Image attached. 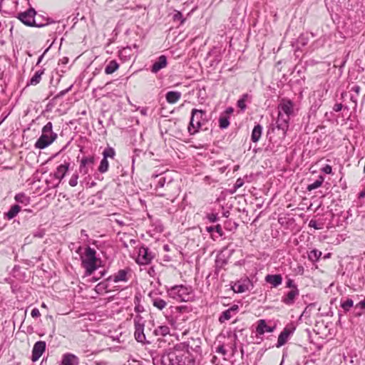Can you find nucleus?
I'll return each mask as SVG.
<instances>
[{
  "instance_id": "nucleus-32",
  "label": "nucleus",
  "mask_w": 365,
  "mask_h": 365,
  "mask_svg": "<svg viewBox=\"0 0 365 365\" xmlns=\"http://www.w3.org/2000/svg\"><path fill=\"white\" fill-rule=\"evenodd\" d=\"M233 315L234 314L231 312V309H227L224 311L219 317V322L224 323L225 321L230 319Z\"/></svg>"
},
{
  "instance_id": "nucleus-44",
  "label": "nucleus",
  "mask_w": 365,
  "mask_h": 365,
  "mask_svg": "<svg viewBox=\"0 0 365 365\" xmlns=\"http://www.w3.org/2000/svg\"><path fill=\"white\" fill-rule=\"evenodd\" d=\"M286 287L292 288V289H298L297 286L294 284V280L289 279L286 282Z\"/></svg>"
},
{
  "instance_id": "nucleus-59",
  "label": "nucleus",
  "mask_w": 365,
  "mask_h": 365,
  "mask_svg": "<svg viewBox=\"0 0 365 365\" xmlns=\"http://www.w3.org/2000/svg\"><path fill=\"white\" fill-rule=\"evenodd\" d=\"M164 250H166V251L169 250V247H168V245H164Z\"/></svg>"
},
{
  "instance_id": "nucleus-30",
  "label": "nucleus",
  "mask_w": 365,
  "mask_h": 365,
  "mask_svg": "<svg viewBox=\"0 0 365 365\" xmlns=\"http://www.w3.org/2000/svg\"><path fill=\"white\" fill-rule=\"evenodd\" d=\"M321 256L322 252L316 249L311 250L308 254V258L312 262L318 261Z\"/></svg>"
},
{
  "instance_id": "nucleus-11",
  "label": "nucleus",
  "mask_w": 365,
  "mask_h": 365,
  "mask_svg": "<svg viewBox=\"0 0 365 365\" xmlns=\"http://www.w3.org/2000/svg\"><path fill=\"white\" fill-rule=\"evenodd\" d=\"M278 113L290 117L294 113V103L289 99H282L278 106Z\"/></svg>"
},
{
  "instance_id": "nucleus-33",
  "label": "nucleus",
  "mask_w": 365,
  "mask_h": 365,
  "mask_svg": "<svg viewBox=\"0 0 365 365\" xmlns=\"http://www.w3.org/2000/svg\"><path fill=\"white\" fill-rule=\"evenodd\" d=\"M94 161L95 158L93 155L86 156L81 159L80 164L83 165V166L87 165L92 168L93 165L94 164Z\"/></svg>"
},
{
  "instance_id": "nucleus-47",
  "label": "nucleus",
  "mask_w": 365,
  "mask_h": 365,
  "mask_svg": "<svg viewBox=\"0 0 365 365\" xmlns=\"http://www.w3.org/2000/svg\"><path fill=\"white\" fill-rule=\"evenodd\" d=\"M244 185V180L242 178H238L236 180V182L234 185L235 190H237L238 188L241 187Z\"/></svg>"
},
{
  "instance_id": "nucleus-1",
  "label": "nucleus",
  "mask_w": 365,
  "mask_h": 365,
  "mask_svg": "<svg viewBox=\"0 0 365 365\" xmlns=\"http://www.w3.org/2000/svg\"><path fill=\"white\" fill-rule=\"evenodd\" d=\"M53 124L48 122L42 128V133L35 143V148L44 149L50 145L57 138V134L53 132Z\"/></svg>"
},
{
  "instance_id": "nucleus-50",
  "label": "nucleus",
  "mask_w": 365,
  "mask_h": 365,
  "mask_svg": "<svg viewBox=\"0 0 365 365\" xmlns=\"http://www.w3.org/2000/svg\"><path fill=\"white\" fill-rule=\"evenodd\" d=\"M216 352L221 354L222 355L225 356L227 354V351L225 350L223 345H220L216 349Z\"/></svg>"
},
{
  "instance_id": "nucleus-24",
  "label": "nucleus",
  "mask_w": 365,
  "mask_h": 365,
  "mask_svg": "<svg viewBox=\"0 0 365 365\" xmlns=\"http://www.w3.org/2000/svg\"><path fill=\"white\" fill-rule=\"evenodd\" d=\"M21 210V207L19 205H14L11 207L9 210L5 213L8 220L14 218Z\"/></svg>"
},
{
  "instance_id": "nucleus-54",
  "label": "nucleus",
  "mask_w": 365,
  "mask_h": 365,
  "mask_svg": "<svg viewBox=\"0 0 365 365\" xmlns=\"http://www.w3.org/2000/svg\"><path fill=\"white\" fill-rule=\"evenodd\" d=\"M47 51H48V48L44 51V53H43L42 55H41V56H39V58H38V61H37V63H36L37 65H38V64H39V63L41 62V61H42V59H43V58L44 53H45Z\"/></svg>"
},
{
  "instance_id": "nucleus-18",
  "label": "nucleus",
  "mask_w": 365,
  "mask_h": 365,
  "mask_svg": "<svg viewBox=\"0 0 365 365\" xmlns=\"http://www.w3.org/2000/svg\"><path fill=\"white\" fill-rule=\"evenodd\" d=\"M70 163L65 162L63 164L58 165L54 173V178L61 181L66 175L69 169Z\"/></svg>"
},
{
  "instance_id": "nucleus-51",
  "label": "nucleus",
  "mask_w": 365,
  "mask_h": 365,
  "mask_svg": "<svg viewBox=\"0 0 365 365\" xmlns=\"http://www.w3.org/2000/svg\"><path fill=\"white\" fill-rule=\"evenodd\" d=\"M343 108V105L341 103H336L333 107V110L334 112H339Z\"/></svg>"
},
{
  "instance_id": "nucleus-62",
  "label": "nucleus",
  "mask_w": 365,
  "mask_h": 365,
  "mask_svg": "<svg viewBox=\"0 0 365 365\" xmlns=\"http://www.w3.org/2000/svg\"><path fill=\"white\" fill-rule=\"evenodd\" d=\"M351 100L353 102L356 103V98H354V96H351Z\"/></svg>"
},
{
  "instance_id": "nucleus-14",
  "label": "nucleus",
  "mask_w": 365,
  "mask_h": 365,
  "mask_svg": "<svg viewBox=\"0 0 365 365\" xmlns=\"http://www.w3.org/2000/svg\"><path fill=\"white\" fill-rule=\"evenodd\" d=\"M294 327H285L278 336V340L276 346L277 348H279L284 344H285L288 341V339L290 336V335L292 334V333L294 332Z\"/></svg>"
},
{
  "instance_id": "nucleus-35",
  "label": "nucleus",
  "mask_w": 365,
  "mask_h": 365,
  "mask_svg": "<svg viewBox=\"0 0 365 365\" xmlns=\"http://www.w3.org/2000/svg\"><path fill=\"white\" fill-rule=\"evenodd\" d=\"M173 20L175 22L179 21L180 24L182 25L185 23L186 19L182 16V14L180 11L175 10L173 15Z\"/></svg>"
},
{
  "instance_id": "nucleus-41",
  "label": "nucleus",
  "mask_w": 365,
  "mask_h": 365,
  "mask_svg": "<svg viewBox=\"0 0 365 365\" xmlns=\"http://www.w3.org/2000/svg\"><path fill=\"white\" fill-rule=\"evenodd\" d=\"M78 174L76 173H73L68 181L69 185L71 187L76 186L78 184Z\"/></svg>"
},
{
  "instance_id": "nucleus-4",
  "label": "nucleus",
  "mask_w": 365,
  "mask_h": 365,
  "mask_svg": "<svg viewBox=\"0 0 365 365\" xmlns=\"http://www.w3.org/2000/svg\"><path fill=\"white\" fill-rule=\"evenodd\" d=\"M96 252L93 248L87 247L85 251V256L81 257L82 265L86 269L87 275H91L97 269Z\"/></svg>"
},
{
  "instance_id": "nucleus-5",
  "label": "nucleus",
  "mask_w": 365,
  "mask_h": 365,
  "mask_svg": "<svg viewBox=\"0 0 365 365\" xmlns=\"http://www.w3.org/2000/svg\"><path fill=\"white\" fill-rule=\"evenodd\" d=\"M36 12L33 8L29 9L24 12L19 13L17 18L25 25L29 26L41 27L44 24H38L35 21Z\"/></svg>"
},
{
  "instance_id": "nucleus-25",
  "label": "nucleus",
  "mask_w": 365,
  "mask_h": 365,
  "mask_svg": "<svg viewBox=\"0 0 365 365\" xmlns=\"http://www.w3.org/2000/svg\"><path fill=\"white\" fill-rule=\"evenodd\" d=\"M152 303L159 310H163L167 306V302L158 297H153Z\"/></svg>"
},
{
  "instance_id": "nucleus-38",
  "label": "nucleus",
  "mask_w": 365,
  "mask_h": 365,
  "mask_svg": "<svg viewBox=\"0 0 365 365\" xmlns=\"http://www.w3.org/2000/svg\"><path fill=\"white\" fill-rule=\"evenodd\" d=\"M14 198L16 202L24 203L26 205L29 202V198L26 197L24 193L16 194Z\"/></svg>"
},
{
  "instance_id": "nucleus-23",
  "label": "nucleus",
  "mask_w": 365,
  "mask_h": 365,
  "mask_svg": "<svg viewBox=\"0 0 365 365\" xmlns=\"http://www.w3.org/2000/svg\"><path fill=\"white\" fill-rule=\"evenodd\" d=\"M119 68V64L115 60L110 61L105 68V73L106 74H112Z\"/></svg>"
},
{
  "instance_id": "nucleus-52",
  "label": "nucleus",
  "mask_w": 365,
  "mask_h": 365,
  "mask_svg": "<svg viewBox=\"0 0 365 365\" xmlns=\"http://www.w3.org/2000/svg\"><path fill=\"white\" fill-rule=\"evenodd\" d=\"M228 309H231V312L232 314H235L237 312L238 309H239V307L237 304H234L230 308H229Z\"/></svg>"
},
{
  "instance_id": "nucleus-8",
  "label": "nucleus",
  "mask_w": 365,
  "mask_h": 365,
  "mask_svg": "<svg viewBox=\"0 0 365 365\" xmlns=\"http://www.w3.org/2000/svg\"><path fill=\"white\" fill-rule=\"evenodd\" d=\"M155 178H157L155 188L156 191L163 187H165V190L167 192H170L171 190V188L174 185L172 178H168L163 175H156Z\"/></svg>"
},
{
  "instance_id": "nucleus-17",
  "label": "nucleus",
  "mask_w": 365,
  "mask_h": 365,
  "mask_svg": "<svg viewBox=\"0 0 365 365\" xmlns=\"http://www.w3.org/2000/svg\"><path fill=\"white\" fill-rule=\"evenodd\" d=\"M298 289H291L282 298V302L287 305H292L294 303L296 298L299 296Z\"/></svg>"
},
{
  "instance_id": "nucleus-39",
  "label": "nucleus",
  "mask_w": 365,
  "mask_h": 365,
  "mask_svg": "<svg viewBox=\"0 0 365 365\" xmlns=\"http://www.w3.org/2000/svg\"><path fill=\"white\" fill-rule=\"evenodd\" d=\"M169 327L167 326H160L155 329L156 335L166 336L169 333Z\"/></svg>"
},
{
  "instance_id": "nucleus-53",
  "label": "nucleus",
  "mask_w": 365,
  "mask_h": 365,
  "mask_svg": "<svg viewBox=\"0 0 365 365\" xmlns=\"http://www.w3.org/2000/svg\"><path fill=\"white\" fill-rule=\"evenodd\" d=\"M351 91L355 92L356 95H359L361 91V88L359 86H354L351 88Z\"/></svg>"
},
{
  "instance_id": "nucleus-58",
  "label": "nucleus",
  "mask_w": 365,
  "mask_h": 365,
  "mask_svg": "<svg viewBox=\"0 0 365 365\" xmlns=\"http://www.w3.org/2000/svg\"><path fill=\"white\" fill-rule=\"evenodd\" d=\"M104 274H105V272H104V271H103V272H101V275H100V277H99L98 278L95 279V280H96H96H98L100 277H103V276L104 275Z\"/></svg>"
},
{
  "instance_id": "nucleus-6",
  "label": "nucleus",
  "mask_w": 365,
  "mask_h": 365,
  "mask_svg": "<svg viewBox=\"0 0 365 365\" xmlns=\"http://www.w3.org/2000/svg\"><path fill=\"white\" fill-rule=\"evenodd\" d=\"M201 341L200 339H190L186 342L181 343L178 345L179 349L182 350H185L187 352L190 353V351H193L196 354H200L201 351Z\"/></svg>"
},
{
  "instance_id": "nucleus-16",
  "label": "nucleus",
  "mask_w": 365,
  "mask_h": 365,
  "mask_svg": "<svg viewBox=\"0 0 365 365\" xmlns=\"http://www.w3.org/2000/svg\"><path fill=\"white\" fill-rule=\"evenodd\" d=\"M275 329V326H268L264 319H259L257 322L256 333L258 335H263L265 332H272Z\"/></svg>"
},
{
  "instance_id": "nucleus-13",
  "label": "nucleus",
  "mask_w": 365,
  "mask_h": 365,
  "mask_svg": "<svg viewBox=\"0 0 365 365\" xmlns=\"http://www.w3.org/2000/svg\"><path fill=\"white\" fill-rule=\"evenodd\" d=\"M46 349V342L43 341H38L36 342L33 346L31 360L36 361L41 356Z\"/></svg>"
},
{
  "instance_id": "nucleus-63",
  "label": "nucleus",
  "mask_w": 365,
  "mask_h": 365,
  "mask_svg": "<svg viewBox=\"0 0 365 365\" xmlns=\"http://www.w3.org/2000/svg\"><path fill=\"white\" fill-rule=\"evenodd\" d=\"M67 61H68V58H63L62 59V62H63V63H67Z\"/></svg>"
},
{
  "instance_id": "nucleus-43",
  "label": "nucleus",
  "mask_w": 365,
  "mask_h": 365,
  "mask_svg": "<svg viewBox=\"0 0 365 365\" xmlns=\"http://www.w3.org/2000/svg\"><path fill=\"white\" fill-rule=\"evenodd\" d=\"M207 217L210 222H215L218 220L217 214L215 213L208 214Z\"/></svg>"
},
{
  "instance_id": "nucleus-9",
  "label": "nucleus",
  "mask_w": 365,
  "mask_h": 365,
  "mask_svg": "<svg viewBox=\"0 0 365 365\" xmlns=\"http://www.w3.org/2000/svg\"><path fill=\"white\" fill-rule=\"evenodd\" d=\"M135 324V338L138 342L143 343L145 340V336L144 334V324L142 322L141 317H135L134 319Z\"/></svg>"
},
{
  "instance_id": "nucleus-45",
  "label": "nucleus",
  "mask_w": 365,
  "mask_h": 365,
  "mask_svg": "<svg viewBox=\"0 0 365 365\" xmlns=\"http://www.w3.org/2000/svg\"><path fill=\"white\" fill-rule=\"evenodd\" d=\"M72 88V86H71L69 88H66V89H64L61 91H60L55 97H54V99H56V98H61L62 96H63L65 94H66Z\"/></svg>"
},
{
  "instance_id": "nucleus-56",
  "label": "nucleus",
  "mask_w": 365,
  "mask_h": 365,
  "mask_svg": "<svg viewBox=\"0 0 365 365\" xmlns=\"http://www.w3.org/2000/svg\"><path fill=\"white\" fill-rule=\"evenodd\" d=\"M140 113H141L143 115H146V110L143 108V109H142V110H141Z\"/></svg>"
},
{
  "instance_id": "nucleus-31",
  "label": "nucleus",
  "mask_w": 365,
  "mask_h": 365,
  "mask_svg": "<svg viewBox=\"0 0 365 365\" xmlns=\"http://www.w3.org/2000/svg\"><path fill=\"white\" fill-rule=\"evenodd\" d=\"M354 306V301L351 299L347 298L344 301H341V307L344 309L345 312H347L350 310L351 307Z\"/></svg>"
},
{
  "instance_id": "nucleus-20",
  "label": "nucleus",
  "mask_w": 365,
  "mask_h": 365,
  "mask_svg": "<svg viewBox=\"0 0 365 365\" xmlns=\"http://www.w3.org/2000/svg\"><path fill=\"white\" fill-rule=\"evenodd\" d=\"M265 282L272 284L273 287L279 286L282 282L281 274H267L265 277Z\"/></svg>"
},
{
  "instance_id": "nucleus-64",
  "label": "nucleus",
  "mask_w": 365,
  "mask_h": 365,
  "mask_svg": "<svg viewBox=\"0 0 365 365\" xmlns=\"http://www.w3.org/2000/svg\"><path fill=\"white\" fill-rule=\"evenodd\" d=\"M135 309L136 312H140V309L139 307H136Z\"/></svg>"
},
{
  "instance_id": "nucleus-40",
  "label": "nucleus",
  "mask_w": 365,
  "mask_h": 365,
  "mask_svg": "<svg viewBox=\"0 0 365 365\" xmlns=\"http://www.w3.org/2000/svg\"><path fill=\"white\" fill-rule=\"evenodd\" d=\"M207 230L210 232L215 231L220 236H222L223 235V232H222V227H221L220 225H217L213 226V227H207Z\"/></svg>"
},
{
  "instance_id": "nucleus-27",
  "label": "nucleus",
  "mask_w": 365,
  "mask_h": 365,
  "mask_svg": "<svg viewBox=\"0 0 365 365\" xmlns=\"http://www.w3.org/2000/svg\"><path fill=\"white\" fill-rule=\"evenodd\" d=\"M250 98H251V97L248 93L243 94L242 96V97L237 102V107L244 111L247 108L245 102Z\"/></svg>"
},
{
  "instance_id": "nucleus-29",
  "label": "nucleus",
  "mask_w": 365,
  "mask_h": 365,
  "mask_svg": "<svg viewBox=\"0 0 365 365\" xmlns=\"http://www.w3.org/2000/svg\"><path fill=\"white\" fill-rule=\"evenodd\" d=\"M232 289L235 292L243 293L248 289V287L240 282H237L232 286Z\"/></svg>"
},
{
  "instance_id": "nucleus-15",
  "label": "nucleus",
  "mask_w": 365,
  "mask_h": 365,
  "mask_svg": "<svg viewBox=\"0 0 365 365\" xmlns=\"http://www.w3.org/2000/svg\"><path fill=\"white\" fill-rule=\"evenodd\" d=\"M167 65V57L165 55H161L158 58L157 61L153 64L150 71L153 73H157L159 71L165 68Z\"/></svg>"
},
{
  "instance_id": "nucleus-2",
  "label": "nucleus",
  "mask_w": 365,
  "mask_h": 365,
  "mask_svg": "<svg viewBox=\"0 0 365 365\" xmlns=\"http://www.w3.org/2000/svg\"><path fill=\"white\" fill-rule=\"evenodd\" d=\"M207 122L206 111L193 108L191 111V118L188 126V132L194 135L198 132L202 125Z\"/></svg>"
},
{
  "instance_id": "nucleus-61",
  "label": "nucleus",
  "mask_w": 365,
  "mask_h": 365,
  "mask_svg": "<svg viewBox=\"0 0 365 365\" xmlns=\"http://www.w3.org/2000/svg\"><path fill=\"white\" fill-rule=\"evenodd\" d=\"M362 314H363V312H356L355 315L356 316H361Z\"/></svg>"
},
{
  "instance_id": "nucleus-26",
  "label": "nucleus",
  "mask_w": 365,
  "mask_h": 365,
  "mask_svg": "<svg viewBox=\"0 0 365 365\" xmlns=\"http://www.w3.org/2000/svg\"><path fill=\"white\" fill-rule=\"evenodd\" d=\"M43 70L37 71L33 77L30 79L29 82L27 83L28 86L32 85L36 86L41 81V76L43 74Z\"/></svg>"
},
{
  "instance_id": "nucleus-34",
  "label": "nucleus",
  "mask_w": 365,
  "mask_h": 365,
  "mask_svg": "<svg viewBox=\"0 0 365 365\" xmlns=\"http://www.w3.org/2000/svg\"><path fill=\"white\" fill-rule=\"evenodd\" d=\"M230 125L229 117L221 115L219 118V126L221 129L227 128Z\"/></svg>"
},
{
  "instance_id": "nucleus-57",
  "label": "nucleus",
  "mask_w": 365,
  "mask_h": 365,
  "mask_svg": "<svg viewBox=\"0 0 365 365\" xmlns=\"http://www.w3.org/2000/svg\"><path fill=\"white\" fill-rule=\"evenodd\" d=\"M365 196V190L363 192H361L359 194V197H364Z\"/></svg>"
},
{
  "instance_id": "nucleus-21",
  "label": "nucleus",
  "mask_w": 365,
  "mask_h": 365,
  "mask_svg": "<svg viewBox=\"0 0 365 365\" xmlns=\"http://www.w3.org/2000/svg\"><path fill=\"white\" fill-rule=\"evenodd\" d=\"M262 133V126L259 124L256 125L252 132L251 140L254 143H257L261 138Z\"/></svg>"
},
{
  "instance_id": "nucleus-28",
  "label": "nucleus",
  "mask_w": 365,
  "mask_h": 365,
  "mask_svg": "<svg viewBox=\"0 0 365 365\" xmlns=\"http://www.w3.org/2000/svg\"><path fill=\"white\" fill-rule=\"evenodd\" d=\"M324 180V178L322 175H319L318 179L316 180L313 183L308 185L307 190L311 191L321 187Z\"/></svg>"
},
{
  "instance_id": "nucleus-12",
  "label": "nucleus",
  "mask_w": 365,
  "mask_h": 365,
  "mask_svg": "<svg viewBox=\"0 0 365 365\" xmlns=\"http://www.w3.org/2000/svg\"><path fill=\"white\" fill-rule=\"evenodd\" d=\"M290 117L285 115L283 113H278V117L276 121V127L278 130L282 131V135H285L289 128V121Z\"/></svg>"
},
{
  "instance_id": "nucleus-36",
  "label": "nucleus",
  "mask_w": 365,
  "mask_h": 365,
  "mask_svg": "<svg viewBox=\"0 0 365 365\" xmlns=\"http://www.w3.org/2000/svg\"><path fill=\"white\" fill-rule=\"evenodd\" d=\"M109 168V163L107 159L103 158L101 160L100 165L98 167V171L101 173H104L108 171Z\"/></svg>"
},
{
  "instance_id": "nucleus-37",
  "label": "nucleus",
  "mask_w": 365,
  "mask_h": 365,
  "mask_svg": "<svg viewBox=\"0 0 365 365\" xmlns=\"http://www.w3.org/2000/svg\"><path fill=\"white\" fill-rule=\"evenodd\" d=\"M115 154V150L111 147L106 148L103 152V158L106 159H107L108 158H113Z\"/></svg>"
},
{
  "instance_id": "nucleus-7",
  "label": "nucleus",
  "mask_w": 365,
  "mask_h": 365,
  "mask_svg": "<svg viewBox=\"0 0 365 365\" xmlns=\"http://www.w3.org/2000/svg\"><path fill=\"white\" fill-rule=\"evenodd\" d=\"M154 257L155 255L150 252L148 247L142 246L139 248L136 262L141 265L148 264L151 262Z\"/></svg>"
},
{
  "instance_id": "nucleus-3",
  "label": "nucleus",
  "mask_w": 365,
  "mask_h": 365,
  "mask_svg": "<svg viewBox=\"0 0 365 365\" xmlns=\"http://www.w3.org/2000/svg\"><path fill=\"white\" fill-rule=\"evenodd\" d=\"M192 289L190 287L175 285L168 289V296L178 302H189L192 299Z\"/></svg>"
},
{
  "instance_id": "nucleus-48",
  "label": "nucleus",
  "mask_w": 365,
  "mask_h": 365,
  "mask_svg": "<svg viewBox=\"0 0 365 365\" xmlns=\"http://www.w3.org/2000/svg\"><path fill=\"white\" fill-rule=\"evenodd\" d=\"M322 171L326 174H331L332 172V168L329 165H326L322 168Z\"/></svg>"
},
{
  "instance_id": "nucleus-49",
  "label": "nucleus",
  "mask_w": 365,
  "mask_h": 365,
  "mask_svg": "<svg viewBox=\"0 0 365 365\" xmlns=\"http://www.w3.org/2000/svg\"><path fill=\"white\" fill-rule=\"evenodd\" d=\"M31 315L34 318L39 317L41 316V314H40V312H39L38 309V308H34L31 310Z\"/></svg>"
},
{
  "instance_id": "nucleus-60",
  "label": "nucleus",
  "mask_w": 365,
  "mask_h": 365,
  "mask_svg": "<svg viewBox=\"0 0 365 365\" xmlns=\"http://www.w3.org/2000/svg\"><path fill=\"white\" fill-rule=\"evenodd\" d=\"M103 284H103V282L99 283V284L96 286V287H97V288H98V287H103Z\"/></svg>"
},
{
  "instance_id": "nucleus-10",
  "label": "nucleus",
  "mask_w": 365,
  "mask_h": 365,
  "mask_svg": "<svg viewBox=\"0 0 365 365\" xmlns=\"http://www.w3.org/2000/svg\"><path fill=\"white\" fill-rule=\"evenodd\" d=\"M130 275V269H123L118 270L115 274L108 277L106 279V281H113L115 283L120 282H126L129 279V276Z\"/></svg>"
},
{
  "instance_id": "nucleus-19",
  "label": "nucleus",
  "mask_w": 365,
  "mask_h": 365,
  "mask_svg": "<svg viewBox=\"0 0 365 365\" xmlns=\"http://www.w3.org/2000/svg\"><path fill=\"white\" fill-rule=\"evenodd\" d=\"M78 358L70 353H67L63 355L61 365H78Z\"/></svg>"
},
{
  "instance_id": "nucleus-22",
  "label": "nucleus",
  "mask_w": 365,
  "mask_h": 365,
  "mask_svg": "<svg viewBox=\"0 0 365 365\" xmlns=\"http://www.w3.org/2000/svg\"><path fill=\"white\" fill-rule=\"evenodd\" d=\"M181 97V93L178 91H169L166 93L165 98L169 103H175Z\"/></svg>"
},
{
  "instance_id": "nucleus-46",
  "label": "nucleus",
  "mask_w": 365,
  "mask_h": 365,
  "mask_svg": "<svg viewBox=\"0 0 365 365\" xmlns=\"http://www.w3.org/2000/svg\"><path fill=\"white\" fill-rule=\"evenodd\" d=\"M90 167L89 166H87V165H81L80 164V166H79V171L81 173L83 174V175H86L88 173V168Z\"/></svg>"
},
{
  "instance_id": "nucleus-42",
  "label": "nucleus",
  "mask_w": 365,
  "mask_h": 365,
  "mask_svg": "<svg viewBox=\"0 0 365 365\" xmlns=\"http://www.w3.org/2000/svg\"><path fill=\"white\" fill-rule=\"evenodd\" d=\"M309 226L315 230H321L323 228V224H319L316 220H311L309 222Z\"/></svg>"
},
{
  "instance_id": "nucleus-55",
  "label": "nucleus",
  "mask_w": 365,
  "mask_h": 365,
  "mask_svg": "<svg viewBox=\"0 0 365 365\" xmlns=\"http://www.w3.org/2000/svg\"><path fill=\"white\" fill-rule=\"evenodd\" d=\"M232 112H233V108L232 107L227 108L225 110V113H227V114L232 113Z\"/></svg>"
}]
</instances>
